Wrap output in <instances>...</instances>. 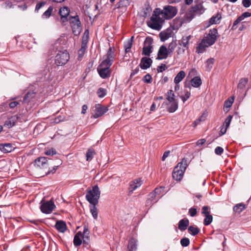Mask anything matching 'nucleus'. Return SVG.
<instances>
[{
  "label": "nucleus",
  "mask_w": 251,
  "mask_h": 251,
  "mask_svg": "<svg viewBox=\"0 0 251 251\" xmlns=\"http://www.w3.org/2000/svg\"><path fill=\"white\" fill-rule=\"evenodd\" d=\"M242 21L241 18H240V16L238 17L237 19L234 21L231 29H235L236 28V25Z\"/></svg>",
  "instance_id": "bf43d9fd"
},
{
  "label": "nucleus",
  "mask_w": 251,
  "mask_h": 251,
  "mask_svg": "<svg viewBox=\"0 0 251 251\" xmlns=\"http://www.w3.org/2000/svg\"><path fill=\"white\" fill-rule=\"evenodd\" d=\"M220 37L216 28H212L209 30L208 33L206 34L202 39L208 44V46H212L214 44L217 39Z\"/></svg>",
  "instance_id": "39448f33"
},
{
  "label": "nucleus",
  "mask_w": 251,
  "mask_h": 251,
  "mask_svg": "<svg viewBox=\"0 0 251 251\" xmlns=\"http://www.w3.org/2000/svg\"><path fill=\"white\" fill-rule=\"evenodd\" d=\"M187 166V160L183 158L174 168L173 173H184Z\"/></svg>",
  "instance_id": "9b49d317"
},
{
  "label": "nucleus",
  "mask_w": 251,
  "mask_h": 251,
  "mask_svg": "<svg viewBox=\"0 0 251 251\" xmlns=\"http://www.w3.org/2000/svg\"><path fill=\"white\" fill-rule=\"evenodd\" d=\"M210 46H208L204 40L202 39L201 42L199 44L198 47L196 48V52L198 54L203 53L206 50V49Z\"/></svg>",
  "instance_id": "4be33fe9"
},
{
  "label": "nucleus",
  "mask_w": 251,
  "mask_h": 251,
  "mask_svg": "<svg viewBox=\"0 0 251 251\" xmlns=\"http://www.w3.org/2000/svg\"><path fill=\"white\" fill-rule=\"evenodd\" d=\"M104 59L99 67L107 68L110 69L112 65L114 58V52L112 50L111 48H109L106 54L103 56Z\"/></svg>",
  "instance_id": "423d86ee"
},
{
  "label": "nucleus",
  "mask_w": 251,
  "mask_h": 251,
  "mask_svg": "<svg viewBox=\"0 0 251 251\" xmlns=\"http://www.w3.org/2000/svg\"><path fill=\"white\" fill-rule=\"evenodd\" d=\"M185 76V72L183 71H180L175 77L174 82L179 83L184 78Z\"/></svg>",
  "instance_id": "473e14b6"
},
{
  "label": "nucleus",
  "mask_w": 251,
  "mask_h": 251,
  "mask_svg": "<svg viewBox=\"0 0 251 251\" xmlns=\"http://www.w3.org/2000/svg\"><path fill=\"white\" fill-rule=\"evenodd\" d=\"M192 37L191 35L183 36L180 40L178 41V45L183 46L184 49L188 50L189 48L190 40Z\"/></svg>",
  "instance_id": "f8f14e48"
},
{
  "label": "nucleus",
  "mask_w": 251,
  "mask_h": 251,
  "mask_svg": "<svg viewBox=\"0 0 251 251\" xmlns=\"http://www.w3.org/2000/svg\"><path fill=\"white\" fill-rule=\"evenodd\" d=\"M187 50V49H184L183 48V46H178L176 50V52L178 55H179L184 53L185 51Z\"/></svg>",
  "instance_id": "5fc2aeb1"
},
{
  "label": "nucleus",
  "mask_w": 251,
  "mask_h": 251,
  "mask_svg": "<svg viewBox=\"0 0 251 251\" xmlns=\"http://www.w3.org/2000/svg\"><path fill=\"white\" fill-rule=\"evenodd\" d=\"M98 71L100 76L103 79L107 78L110 76V69L107 68L98 67Z\"/></svg>",
  "instance_id": "2eb2a0df"
},
{
  "label": "nucleus",
  "mask_w": 251,
  "mask_h": 251,
  "mask_svg": "<svg viewBox=\"0 0 251 251\" xmlns=\"http://www.w3.org/2000/svg\"><path fill=\"white\" fill-rule=\"evenodd\" d=\"M180 242L183 247H186L190 244V240L188 238L183 237L180 240Z\"/></svg>",
  "instance_id": "49530a36"
},
{
  "label": "nucleus",
  "mask_w": 251,
  "mask_h": 251,
  "mask_svg": "<svg viewBox=\"0 0 251 251\" xmlns=\"http://www.w3.org/2000/svg\"><path fill=\"white\" fill-rule=\"evenodd\" d=\"M189 214L191 217H194L197 215V209L196 208L191 207L189 209L188 211Z\"/></svg>",
  "instance_id": "13d9d810"
},
{
  "label": "nucleus",
  "mask_w": 251,
  "mask_h": 251,
  "mask_svg": "<svg viewBox=\"0 0 251 251\" xmlns=\"http://www.w3.org/2000/svg\"><path fill=\"white\" fill-rule=\"evenodd\" d=\"M176 40L173 41L172 42H171L168 46V52L171 53H172L174 51L175 49L176 48L177 45Z\"/></svg>",
  "instance_id": "79ce46f5"
},
{
  "label": "nucleus",
  "mask_w": 251,
  "mask_h": 251,
  "mask_svg": "<svg viewBox=\"0 0 251 251\" xmlns=\"http://www.w3.org/2000/svg\"><path fill=\"white\" fill-rule=\"evenodd\" d=\"M54 227L59 232L61 233H64L67 229L66 223L62 220L57 221L55 223Z\"/></svg>",
  "instance_id": "6ab92c4d"
},
{
  "label": "nucleus",
  "mask_w": 251,
  "mask_h": 251,
  "mask_svg": "<svg viewBox=\"0 0 251 251\" xmlns=\"http://www.w3.org/2000/svg\"><path fill=\"white\" fill-rule=\"evenodd\" d=\"M215 61V59L213 58H210L208 59L205 63H206V70L208 71H210L212 68V65L214 64Z\"/></svg>",
  "instance_id": "58836bf2"
},
{
  "label": "nucleus",
  "mask_w": 251,
  "mask_h": 251,
  "mask_svg": "<svg viewBox=\"0 0 251 251\" xmlns=\"http://www.w3.org/2000/svg\"><path fill=\"white\" fill-rule=\"evenodd\" d=\"M251 16V13L249 12H245L243 13L240 17L241 18L242 20H244L245 18L250 17Z\"/></svg>",
  "instance_id": "774afa93"
},
{
  "label": "nucleus",
  "mask_w": 251,
  "mask_h": 251,
  "mask_svg": "<svg viewBox=\"0 0 251 251\" xmlns=\"http://www.w3.org/2000/svg\"><path fill=\"white\" fill-rule=\"evenodd\" d=\"M246 208V205L243 203H240L233 206V211L238 213H240Z\"/></svg>",
  "instance_id": "2f4dec72"
},
{
  "label": "nucleus",
  "mask_w": 251,
  "mask_h": 251,
  "mask_svg": "<svg viewBox=\"0 0 251 251\" xmlns=\"http://www.w3.org/2000/svg\"><path fill=\"white\" fill-rule=\"evenodd\" d=\"M242 4L244 7L248 8L251 5V0H243L242 1Z\"/></svg>",
  "instance_id": "0e129e2a"
},
{
  "label": "nucleus",
  "mask_w": 251,
  "mask_h": 251,
  "mask_svg": "<svg viewBox=\"0 0 251 251\" xmlns=\"http://www.w3.org/2000/svg\"><path fill=\"white\" fill-rule=\"evenodd\" d=\"M195 14L191 10L188 12L186 13L183 18V21L180 22L179 26H181L182 23H188L190 22L195 17Z\"/></svg>",
  "instance_id": "cd10ccee"
},
{
  "label": "nucleus",
  "mask_w": 251,
  "mask_h": 251,
  "mask_svg": "<svg viewBox=\"0 0 251 251\" xmlns=\"http://www.w3.org/2000/svg\"><path fill=\"white\" fill-rule=\"evenodd\" d=\"M232 119V115H228L227 118L226 119L225 122L223 124V126H224L226 128H227L228 126H229V125L230 124L231 121Z\"/></svg>",
  "instance_id": "de8ad7c7"
},
{
  "label": "nucleus",
  "mask_w": 251,
  "mask_h": 251,
  "mask_svg": "<svg viewBox=\"0 0 251 251\" xmlns=\"http://www.w3.org/2000/svg\"><path fill=\"white\" fill-rule=\"evenodd\" d=\"M55 207L56 206L51 200L46 201H44L42 200L40 202V209L42 213L46 214L51 213Z\"/></svg>",
  "instance_id": "0eeeda50"
},
{
  "label": "nucleus",
  "mask_w": 251,
  "mask_h": 251,
  "mask_svg": "<svg viewBox=\"0 0 251 251\" xmlns=\"http://www.w3.org/2000/svg\"><path fill=\"white\" fill-rule=\"evenodd\" d=\"M18 120V116L14 115L10 117L5 122L4 126L8 128H11L14 126Z\"/></svg>",
  "instance_id": "aec40b11"
},
{
  "label": "nucleus",
  "mask_w": 251,
  "mask_h": 251,
  "mask_svg": "<svg viewBox=\"0 0 251 251\" xmlns=\"http://www.w3.org/2000/svg\"><path fill=\"white\" fill-rule=\"evenodd\" d=\"M134 38L133 36H132L131 38L127 41L126 43L124 45V48L125 49L126 52H128L130 51V49L132 47L133 44V39Z\"/></svg>",
  "instance_id": "f704fd0d"
},
{
  "label": "nucleus",
  "mask_w": 251,
  "mask_h": 251,
  "mask_svg": "<svg viewBox=\"0 0 251 251\" xmlns=\"http://www.w3.org/2000/svg\"><path fill=\"white\" fill-rule=\"evenodd\" d=\"M166 104L168 106L167 110L170 113L175 112L178 108V103L177 101L172 102H166Z\"/></svg>",
  "instance_id": "c85d7f7f"
},
{
  "label": "nucleus",
  "mask_w": 251,
  "mask_h": 251,
  "mask_svg": "<svg viewBox=\"0 0 251 251\" xmlns=\"http://www.w3.org/2000/svg\"><path fill=\"white\" fill-rule=\"evenodd\" d=\"M154 12L157 15H161L164 20H170L174 17L177 13V9L175 6L172 5H166L161 10L157 8L154 10Z\"/></svg>",
  "instance_id": "f03ea898"
},
{
  "label": "nucleus",
  "mask_w": 251,
  "mask_h": 251,
  "mask_svg": "<svg viewBox=\"0 0 251 251\" xmlns=\"http://www.w3.org/2000/svg\"><path fill=\"white\" fill-rule=\"evenodd\" d=\"M191 82L192 86L195 88L199 87L202 83L201 80L199 76H195L193 78Z\"/></svg>",
  "instance_id": "7c9ffc66"
},
{
  "label": "nucleus",
  "mask_w": 251,
  "mask_h": 251,
  "mask_svg": "<svg viewBox=\"0 0 251 251\" xmlns=\"http://www.w3.org/2000/svg\"><path fill=\"white\" fill-rule=\"evenodd\" d=\"M191 10L195 15H201L204 11V8L201 3L195 4L191 8Z\"/></svg>",
  "instance_id": "412c9836"
},
{
  "label": "nucleus",
  "mask_w": 251,
  "mask_h": 251,
  "mask_svg": "<svg viewBox=\"0 0 251 251\" xmlns=\"http://www.w3.org/2000/svg\"><path fill=\"white\" fill-rule=\"evenodd\" d=\"M95 154V152L93 149H89L86 154V160L87 161L91 160Z\"/></svg>",
  "instance_id": "ea45409f"
},
{
  "label": "nucleus",
  "mask_w": 251,
  "mask_h": 251,
  "mask_svg": "<svg viewBox=\"0 0 251 251\" xmlns=\"http://www.w3.org/2000/svg\"><path fill=\"white\" fill-rule=\"evenodd\" d=\"M151 80H152V77H151V75L149 74L146 75L143 78V81L144 82L148 83H151Z\"/></svg>",
  "instance_id": "603ef678"
},
{
  "label": "nucleus",
  "mask_w": 251,
  "mask_h": 251,
  "mask_svg": "<svg viewBox=\"0 0 251 251\" xmlns=\"http://www.w3.org/2000/svg\"><path fill=\"white\" fill-rule=\"evenodd\" d=\"M153 40L151 37H148L144 42V47L142 50V54L150 56L152 52Z\"/></svg>",
  "instance_id": "6e6552de"
},
{
  "label": "nucleus",
  "mask_w": 251,
  "mask_h": 251,
  "mask_svg": "<svg viewBox=\"0 0 251 251\" xmlns=\"http://www.w3.org/2000/svg\"><path fill=\"white\" fill-rule=\"evenodd\" d=\"M157 195V194H156V192L154 190L152 192L150 193V194L149 195L147 201H153Z\"/></svg>",
  "instance_id": "3c124183"
},
{
  "label": "nucleus",
  "mask_w": 251,
  "mask_h": 251,
  "mask_svg": "<svg viewBox=\"0 0 251 251\" xmlns=\"http://www.w3.org/2000/svg\"><path fill=\"white\" fill-rule=\"evenodd\" d=\"M202 211L201 212V214L204 216L208 215L210 214V211H208L209 207L208 206H203L202 208Z\"/></svg>",
  "instance_id": "680f3d73"
},
{
  "label": "nucleus",
  "mask_w": 251,
  "mask_h": 251,
  "mask_svg": "<svg viewBox=\"0 0 251 251\" xmlns=\"http://www.w3.org/2000/svg\"><path fill=\"white\" fill-rule=\"evenodd\" d=\"M205 217L203 221V224L204 226H208L210 225L213 221V217L211 215L209 214L204 216Z\"/></svg>",
  "instance_id": "a19ab883"
},
{
  "label": "nucleus",
  "mask_w": 251,
  "mask_h": 251,
  "mask_svg": "<svg viewBox=\"0 0 251 251\" xmlns=\"http://www.w3.org/2000/svg\"><path fill=\"white\" fill-rule=\"evenodd\" d=\"M173 28L170 27L159 33L160 40L164 42L174 35Z\"/></svg>",
  "instance_id": "9d476101"
},
{
  "label": "nucleus",
  "mask_w": 251,
  "mask_h": 251,
  "mask_svg": "<svg viewBox=\"0 0 251 251\" xmlns=\"http://www.w3.org/2000/svg\"><path fill=\"white\" fill-rule=\"evenodd\" d=\"M234 97H230L227 100L225 101L224 106L226 108H229L232 106L234 102Z\"/></svg>",
  "instance_id": "37998d69"
},
{
  "label": "nucleus",
  "mask_w": 251,
  "mask_h": 251,
  "mask_svg": "<svg viewBox=\"0 0 251 251\" xmlns=\"http://www.w3.org/2000/svg\"><path fill=\"white\" fill-rule=\"evenodd\" d=\"M165 188V187L164 186H160L159 187H156L154 191L156 192V194H157V195L162 194L164 193V189Z\"/></svg>",
  "instance_id": "6e6d98bb"
},
{
  "label": "nucleus",
  "mask_w": 251,
  "mask_h": 251,
  "mask_svg": "<svg viewBox=\"0 0 251 251\" xmlns=\"http://www.w3.org/2000/svg\"><path fill=\"white\" fill-rule=\"evenodd\" d=\"M189 225V221L187 218H183L179 221L178 224V228L181 231L185 230Z\"/></svg>",
  "instance_id": "b1692460"
},
{
  "label": "nucleus",
  "mask_w": 251,
  "mask_h": 251,
  "mask_svg": "<svg viewBox=\"0 0 251 251\" xmlns=\"http://www.w3.org/2000/svg\"><path fill=\"white\" fill-rule=\"evenodd\" d=\"M108 110V107L105 105L100 104H96L95 106V113L92 116L94 119H97L103 114Z\"/></svg>",
  "instance_id": "1a4fd4ad"
},
{
  "label": "nucleus",
  "mask_w": 251,
  "mask_h": 251,
  "mask_svg": "<svg viewBox=\"0 0 251 251\" xmlns=\"http://www.w3.org/2000/svg\"><path fill=\"white\" fill-rule=\"evenodd\" d=\"M152 61L151 58L143 57L141 58L139 66L143 70H146L149 68L152 64Z\"/></svg>",
  "instance_id": "4468645a"
},
{
  "label": "nucleus",
  "mask_w": 251,
  "mask_h": 251,
  "mask_svg": "<svg viewBox=\"0 0 251 251\" xmlns=\"http://www.w3.org/2000/svg\"><path fill=\"white\" fill-rule=\"evenodd\" d=\"M82 243V240L81 237L77 236H75L74 238V245L77 247L80 246Z\"/></svg>",
  "instance_id": "c03bdc74"
},
{
  "label": "nucleus",
  "mask_w": 251,
  "mask_h": 251,
  "mask_svg": "<svg viewBox=\"0 0 251 251\" xmlns=\"http://www.w3.org/2000/svg\"><path fill=\"white\" fill-rule=\"evenodd\" d=\"M69 19L70 23L73 24V29L75 28H79L80 27L81 22L78 15L70 16Z\"/></svg>",
  "instance_id": "393cba45"
},
{
  "label": "nucleus",
  "mask_w": 251,
  "mask_h": 251,
  "mask_svg": "<svg viewBox=\"0 0 251 251\" xmlns=\"http://www.w3.org/2000/svg\"><path fill=\"white\" fill-rule=\"evenodd\" d=\"M36 94L33 91L27 92L24 96L23 102L28 103L35 97Z\"/></svg>",
  "instance_id": "c756f323"
},
{
  "label": "nucleus",
  "mask_w": 251,
  "mask_h": 251,
  "mask_svg": "<svg viewBox=\"0 0 251 251\" xmlns=\"http://www.w3.org/2000/svg\"><path fill=\"white\" fill-rule=\"evenodd\" d=\"M59 13L61 16L62 21L65 22L67 21V17L70 13V9L68 7L64 6L60 9Z\"/></svg>",
  "instance_id": "f3484780"
},
{
  "label": "nucleus",
  "mask_w": 251,
  "mask_h": 251,
  "mask_svg": "<svg viewBox=\"0 0 251 251\" xmlns=\"http://www.w3.org/2000/svg\"><path fill=\"white\" fill-rule=\"evenodd\" d=\"M188 232L193 236H196L199 234L200 229L197 227L190 226L188 227Z\"/></svg>",
  "instance_id": "72a5a7b5"
},
{
  "label": "nucleus",
  "mask_w": 251,
  "mask_h": 251,
  "mask_svg": "<svg viewBox=\"0 0 251 251\" xmlns=\"http://www.w3.org/2000/svg\"><path fill=\"white\" fill-rule=\"evenodd\" d=\"M173 178L177 181H180L183 177L184 174H172Z\"/></svg>",
  "instance_id": "8fccbe9b"
},
{
  "label": "nucleus",
  "mask_w": 251,
  "mask_h": 251,
  "mask_svg": "<svg viewBox=\"0 0 251 251\" xmlns=\"http://www.w3.org/2000/svg\"><path fill=\"white\" fill-rule=\"evenodd\" d=\"M167 69V67L165 64H161L160 66L157 67V71L158 72H162Z\"/></svg>",
  "instance_id": "e2e57ef3"
},
{
  "label": "nucleus",
  "mask_w": 251,
  "mask_h": 251,
  "mask_svg": "<svg viewBox=\"0 0 251 251\" xmlns=\"http://www.w3.org/2000/svg\"><path fill=\"white\" fill-rule=\"evenodd\" d=\"M130 3V0H120L116 5L117 8L127 7Z\"/></svg>",
  "instance_id": "e433bc0d"
},
{
  "label": "nucleus",
  "mask_w": 251,
  "mask_h": 251,
  "mask_svg": "<svg viewBox=\"0 0 251 251\" xmlns=\"http://www.w3.org/2000/svg\"><path fill=\"white\" fill-rule=\"evenodd\" d=\"M45 154L47 155H53L56 154V151L53 148L48 150L45 151Z\"/></svg>",
  "instance_id": "864d4df0"
},
{
  "label": "nucleus",
  "mask_w": 251,
  "mask_h": 251,
  "mask_svg": "<svg viewBox=\"0 0 251 251\" xmlns=\"http://www.w3.org/2000/svg\"><path fill=\"white\" fill-rule=\"evenodd\" d=\"M191 94L190 92L187 91L184 96H181L180 98H181L183 103H184L190 97Z\"/></svg>",
  "instance_id": "4d7b16f0"
},
{
  "label": "nucleus",
  "mask_w": 251,
  "mask_h": 251,
  "mask_svg": "<svg viewBox=\"0 0 251 251\" xmlns=\"http://www.w3.org/2000/svg\"><path fill=\"white\" fill-rule=\"evenodd\" d=\"M82 238L90 239V230L88 224L84 225Z\"/></svg>",
  "instance_id": "4c0bfd02"
},
{
  "label": "nucleus",
  "mask_w": 251,
  "mask_h": 251,
  "mask_svg": "<svg viewBox=\"0 0 251 251\" xmlns=\"http://www.w3.org/2000/svg\"><path fill=\"white\" fill-rule=\"evenodd\" d=\"M138 241L134 238L129 239L127 246V251H136L137 250Z\"/></svg>",
  "instance_id": "a211bd4d"
},
{
  "label": "nucleus",
  "mask_w": 251,
  "mask_h": 251,
  "mask_svg": "<svg viewBox=\"0 0 251 251\" xmlns=\"http://www.w3.org/2000/svg\"><path fill=\"white\" fill-rule=\"evenodd\" d=\"M47 158L45 157H39L36 158L35 161V165L39 167H44L47 163Z\"/></svg>",
  "instance_id": "bb28decb"
},
{
  "label": "nucleus",
  "mask_w": 251,
  "mask_h": 251,
  "mask_svg": "<svg viewBox=\"0 0 251 251\" xmlns=\"http://www.w3.org/2000/svg\"><path fill=\"white\" fill-rule=\"evenodd\" d=\"M161 15H157L153 12L152 16L151 17L150 21L148 22V25L152 29L157 30H160L162 26V24L164 22L165 20Z\"/></svg>",
  "instance_id": "7ed1b4c3"
},
{
  "label": "nucleus",
  "mask_w": 251,
  "mask_h": 251,
  "mask_svg": "<svg viewBox=\"0 0 251 251\" xmlns=\"http://www.w3.org/2000/svg\"><path fill=\"white\" fill-rule=\"evenodd\" d=\"M12 3L10 1H6L3 4V6L5 8H11L12 7Z\"/></svg>",
  "instance_id": "338daca9"
},
{
  "label": "nucleus",
  "mask_w": 251,
  "mask_h": 251,
  "mask_svg": "<svg viewBox=\"0 0 251 251\" xmlns=\"http://www.w3.org/2000/svg\"><path fill=\"white\" fill-rule=\"evenodd\" d=\"M248 82L247 78H242L240 79L237 86V92L242 94L245 91V88Z\"/></svg>",
  "instance_id": "dca6fc26"
},
{
  "label": "nucleus",
  "mask_w": 251,
  "mask_h": 251,
  "mask_svg": "<svg viewBox=\"0 0 251 251\" xmlns=\"http://www.w3.org/2000/svg\"><path fill=\"white\" fill-rule=\"evenodd\" d=\"M97 94H98L99 97H100V98H103L106 94V90L104 88H100L98 90Z\"/></svg>",
  "instance_id": "09e8293b"
},
{
  "label": "nucleus",
  "mask_w": 251,
  "mask_h": 251,
  "mask_svg": "<svg viewBox=\"0 0 251 251\" xmlns=\"http://www.w3.org/2000/svg\"><path fill=\"white\" fill-rule=\"evenodd\" d=\"M45 4H46V2H45V1H42V2H41L38 3L36 4V5L35 9V11L36 12H38V10L42 7H43L44 5H45Z\"/></svg>",
  "instance_id": "052dcab7"
},
{
  "label": "nucleus",
  "mask_w": 251,
  "mask_h": 251,
  "mask_svg": "<svg viewBox=\"0 0 251 251\" xmlns=\"http://www.w3.org/2000/svg\"><path fill=\"white\" fill-rule=\"evenodd\" d=\"M221 19V14L218 13L216 16H212L209 19V23L211 25L212 24H216L219 23L220 20Z\"/></svg>",
  "instance_id": "c9c22d12"
},
{
  "label": "nucleus",
  "mask_w": 251,
  "mask_h": 251,
  "mask_svg": "<svg viewBox=\"0 0 251 251\" xmlns=\"http://www.w3.org/2000/svg\"><path fill=\"white\" fill-rule=\"evenodd\" d=\"M170 53L167 48L165 46H161L158 51L157 59L162 60L166 59L168 56V54Z\"/></svg>",
  "instance_id": "ddd939ff"
},
{
  "label": "nucleus",
  "mask_w": 251,
  "mask_h": 251,
  "mask_svg": "<svg viewBox=\"0 0 251 251\" xmlns=\"http://www.w3.org/2000/svg\"><path fill=\"white\" fill-rule=\"evenodd\" d=\"M13 149L12 144L6 143L0 144V150L3 153H8L12 151Z\"/></svg>",
  "instance_id": "a878e982"
},
{
  "label": "nucleus",
  "mask_w": 251,
  "mask_h": 251,
  "mask_svg": "<svg viewBox=\"0 0 251 251\" xmlns=\"http://www.w3.org/2000/svg\"><path fill=\"white\" fill-rule=\"evenodd\" d=\"M100 192L97 185H95L92 190L88 191L86 195V199L92 205L90 206V212L95 219L98 218V212L96 205L99 202Z\"/></svg>",
  "instance_id": "f257e3e1"
},
{
  "label": "nucleus",
  "mask_w": 251,
  "mask_h": 251,
  "mask_svg": "<svg viewBox=\"0 0 251 251\" xmlns=\"http://www.w3.org/2000/svg\"><path fill=\"white\" fill-rule=\"evenodd\" d=\"M53 10V8L52 6H50L48 9L43 14L42 18H48L51 15L52 11Z\"/></svg>",
  "instance_id": "a18cd8bd"
},
{
  "label": "nucleus",
  "mask_w": 251,
  "mask_h": 251,
  "mask_svg": "<svg viewBox=\"0 0 251 251\" xmlns=\"http://www.w3.org/2000/svg\"><path fill=\"white\" fill-rule=\"evenodd\" d=\"M70 59V55L66 50L59 51L55 57V64L59 66L65 65Z\"/></svg>",
  "instance_id": "20e7f679"
},
{
  "label": "nucleus",
  "mask_w": 251,
  "mask_h": 251,
  "mask_svg": "<svg viewBox=\"0 0 251 251\" xmlns=\"http://www.w3.org/2000/svg\"><path fill=\"white\" fill-rule=\"evenodd\" d=\"M142 184V181L141 178H137L132 181L129 185V189L130 192H132L138 187H140Z\"/></svg>",
  "instance_id": "5701e85b"
},
{
  "label": "nucleus",
  "mask_w": 251,
  "mask_h": 251,
  "mask_svg": "<svg viewBox=\"0 0 251 251\" xmlns=\"http://www.w3.org/2000/svg\"><path fill=\"white\" fill-rule=\"evenodd\" d=\"M224 152V149L221 147H217L215 149V152L217 155H221Z\"/></svg>",
  "instance_id": "69168bd1"
}]
</instances>
